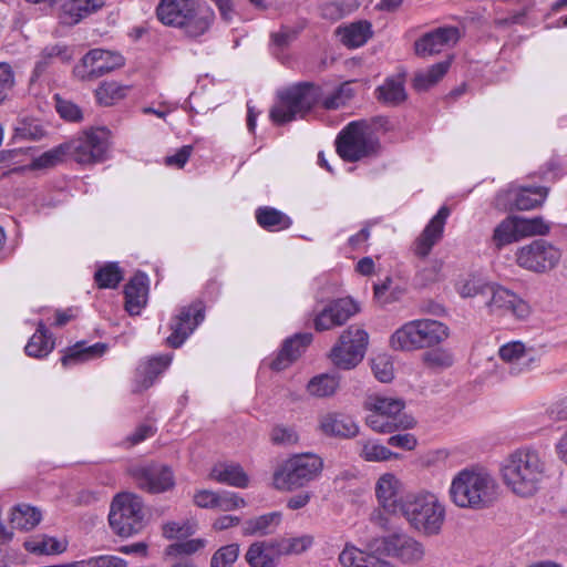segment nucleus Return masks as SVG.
Returning a JSON list of instances; mask_svg holds the SVG:
<instances>
[{
  "label": "nucleus",
  "instance_id": "obj_1",
  "mask_svg": "<svg viewBox=\"0 0 567 567\" xmlns=\"http://www.w3.org/2000/svg\"><path fill=\"white\" fill-rule=\"evenodd\" d=\"M502 476L514 494L522 497L533 496L545 476V462L537 451L519 449L504 461Z\"/></svg>",
  "mask_w": 567,
  "mask_h": 567
},
{
  "label": "nucleus",
  "instance_id": "obj_2",
  "mask_svg": "<svg viewBox=\"0 0 567 567\" xmlns=\"http://www.w3.org/2000/svg\"><path fill=\"white\" fill-rule=\"evenodd\" d=\"M497 484L486 472L463 470L452 481L450 494L458 507H488L497 496Z\"/></svg>",
  "mask_w": 567,
  "mask_h": 567
},
{
  "label": "nucleus",
  "instance_id": "obj_3",
  "mask_svg": "<svg viewBox=\"0 0 567 567\" xmlns=\"http://www.w3.org/2000/svg\"><path fill=\"white\" fill-rule=\"evenodd\" d=\"M399 513L410 526L426 535H437L445 519V508L432 493H408L400 497Z\"/></svg>",
  "mask_w": 567,
  "mask_h": 567
},
{
  "label": "nucleus",
  "instance_id": "obj_4",
  "mask_svg": "<svg viewBox=\"0 0 567 567\" xmlns=\"http://www.w3.org/2000/svg\"><path fill=\"white\" fill-rule=\"evenodd\" d=\"M321 99L320 86L310 82L297 83L278 93V102L271 107L269 116L279 125L303 118Z\"/></svg>",
  "mask_w": 567,
  "mask_h": 567
},
{
  "label": "nucleus",
  "instance_id": "obj_5",
  "mask_svg": "<svg viewBox=\"0 0 567 567\" xmlns=\"http://www.w3.org/2000/svg\"><path fill=\"white\" fill-rule=\"evenodd\" d=\"M449 337V329L440 321L420 319L406 322L390 338L392 349L412 351L434 347Z\"/></svg>",
  "mask_w": 567,
  "mask_h": 567
},
{
  "label": "nucleus",
  "instance_id": "obj_6",
  "mask_svg": "<svg viewBox=\"0 0 567 567\" xmlns=\"http://www.w3.org/2000/svg\"><path fill=\"white\" fill-rule=\"evenodd\" d=\"M109 523L112 532L123 538L141 533L146 525L142 498L132 493L117 494L111 504Z\"/></svg>",
  "mask_w": 567,
  "mask_h": 567
},
{
  "label": "nucleus",
  "instance_id": "obj_7",
  "mask_svg": "<svg viewBox=\"0 0 567 567\" xmlns=\"http://www.w3.org/2000/svg\"><path fill=\"white\" fill-rule=\"evenodd\" d=\"M336 148L342 159L353 163L377 155L380 143L368 133V125L364 121H354L339 133Z\"/></svg>",
  "mask_w": 567,
  "mask_h": 567
},
{
  "label": "nucleus",
  "instance_id": "obj_8",
  "mask_svg": "<svg viewBox=\"0 0 567 567\" xmlns=\"http://www.w3.org/2000/svg\"><path fill=\"white\" fill-rule=\"evenodd\" d=\"M322 460L313 454H299L287 460L274 474V484L281 491H292L307 485L319 476Z\"/></svg>",
  "mask_w": 567,
  "mask_h": 567
},
{
  "label": "nucleus",
  "instance_id": "obj_9",
  "mask_svg": "<svg viewBox=\"0 0 567 567\" xmlns=\"http://www.w3.org/2000/svg\"><path fill=\"white\" fill-rule=\"evenodd\" d=\"M369 341L368 332L357 326L348 327L330 351L332 363L342 370L355 368L363 359Z\"/></svg>",
  "mask_w": 567,
  "mask_h": 567
},
{
  "label": "nucleus",
  "instance_id": "obj_10",
  "mask_svg": "<svg viewBox=\"0 0 567 567\" xmlns=\"http://www.w3.org/2000/svg\"><path fill=\"white\" fill-rule=\"evenodd\" d=\"M516 262L519 267L544 274L554 269L560 261L561 251L545 239H535L517 249Z\"/></svg>",
  "mask_w": 567,
  "mask_h": 567
},
{
  "label": "nucleus",
  "instance_id": "obj_11",
  "mask_svg": "<svg viewBox=\"0 0 567 567\" xmlns=\"http://www.w3.org/2000/svg\"><path fill=\"white\" fill-rule=\"evenodd\" d=\"M110 132L104 127L85 131L82 135L65 142L70 156L80 164L101 162L109 148Z\"/></svg>",
  "mask_w": 567,
  "mask_h": 567
},
{
  "label": "nucleus",
  "instance_id": "obj_12",
  "mask_svg": "<svg viewBox=\"0 0 567 567\" xmlns=\"http://www.w3.org/2000/svg\"><path fill=\"white\" fill-rule=\"evenodd\" d=\"M124 59L121 54L102 49L89 51L73 69L74 75L82 81H93L122 66Z\"/></svg>",
  "mask_w": 567,
  "mask_h": 567
},
{
  "label": "nucleus",
  "instance_id": "obj_13",
  "mask_svg": "<svg viewBox=\"0 0 567 567\" xmlns=\"http://www.w3.org/2000/svg\"><path fill=\"white\" fill-rule=\"evenodd\" d=\"M461 37L462 33L457 27H439L424 33L414 42L415 54L421 58L439 54L444 49L454 47Z\"/></svg>",
  "mask_w": 567,
  "mask_h": 567
},
{
  "label": "nucleus",
  "instance_id": "obj_14",
  "mask_svg": "<svg viewBox=\"0 0 567 567\" xmlns=\"http://www.w3.org/2000/svg\"><path fill=\"white\" fill-rule=\"evenodd\" d=\"M203 320L204 309L200 302L183 307L171 321L172 332L166 339L167 344L179 348Z\"/></svg>",
  "mask_w": 567,
  "mask_h": 567
},
{
  "label": "nucleus",
  "instance_id": "obj_15",
  "mask_svg": "<svg viewBox=\"0 0 567 567\" xmlns=\"http://www.w3.org/2000/svg\"><path fill=\"white\" fill-rule=\"evenodd\" d=\"M488 297L486 306L492 313L498 316L512 315L517 319H526L530 315L529 305L504 287L491 286Z\"/></svg>",
  "mask_w": 567,
  "mask_h": 567
},
{
  "label": "nucleus",
  "instance_id": "obj_16",
  "mask_svg": "<svg viewBox=\"0 0 567 567\" xmlns=\"http://www.w3.org/2000/svg\"><path fill=\"white\" fill-rule=\"evenodd\" d=\"M358 311V305L350 298L333 300L316 315L313 327L319 332L333 329L344 324Z\"/></svg>",
  "mask_w": 567,
  "mask_h": 567
},
{
  "label": "nucleus",
  "instance_id": "obj_17",
  "mask_svg": "<svg viewBox=\"0 0 567 567\" xmlns=\"http://www.w3.org/2000/svg\"><path fill=\"white\" fill-rule=\"evenodd\" d=\"M137 485L150 493H163L175 485L172 470L162 464H150L133 471Z\"/></svg>",
  "mask_w": 567,
  "mask_h": 567
},
{
  "label": "nucleus",
  "instance_id": "obj_18",
  "mask_svg": "<svg viewBox=\"0 0 567 567\" xmlns=\"http://www.w3.org/2000/svg\"><path fill=\"white\" fill-rule=\"evenodd\" d=\"M388 555L403 563H417L424 556L423 545L408 534H392L383 539Z\"/></svg>",
  "mask_w": 567,
  "mask_h": 567
},
{
  "label": "nucleus",
  "instance_id": "obj_19",
  "mask_svg": "<svg viewBox=\"0 0 567 567\" xmlns=\"http://www.w3.org/2000/svg\"><path fill=\"white\" fill-rule=\"evenodd\" d=\"M450 215V209L443 206L429 221L421 235L415 239L413 251L415 256L425 258L432 248L442 239L444 226Z\"/></svg>",
  "mask_w": 567,
  "mask_h": 567
},
{
  "label": "nucleus",
  "instance_id": "obj_20",
  "mask_svg": "<svg viewBox=\"0 0 567 567\" xmlns=\"http://www.w3.org/2000/svg\"><path fill=\"white\" fill-rule=\"evenodd\" d=\"M215 19L213 9L203 0H194L179 28L190 38L206 33Z\"/></svg>",
  "mask_w": 567,
  "mask_h": 567
},
{
  "label": "nucleus",
  "instance_id": "obj_21",
  "mask_svg": "<svg viewBox=\"0 0 567 567\" xmlns=\"http://www.w3.org/2000/svg\"><path fill=\"white\" fill-rule=\"evenodd\" d=\"M312 340L311 333H297L288 338L276 358L270 362V368L275 371H281L288 368L297 360Z\"/></svg>",
  "mask_w": 567,
  "mask_h": 567
},
{
  "label": "nucleus",
  "instance_id": "obj_22",
  "mask_svg": "<svg viewBox=\"0 0 567 567\" xmlns=\"http://www.w3.org/2000/svg\"><path fill=\"white\" fill-rule=\"evenodd\" d=\"M280 558L276 539L254 543L246 553V560L251 567H277Z\"/></svg>",
  "mask_w": 567,
  "mask_h": 567
},
{
  "label": "nucleus",
  "instance_id": "obj_23",
  "mask_svg": "<svg viewBox=\"0 0 567 567\" xmlns=\"http://www.w3.org/2000/svg\"><path fill=\"white\" fill-rule=\"evenodd\" d=\"M320 429L328 436L352 439L359 434V426L352 417L340 413H328L320 419Z\"/></svg>",
  "mask_w": 567,
  "mask_h": 567
},
{
  "label": "nucleus",
  "instance_id": "obj_24",
  "mask_svg": "<svg viewBox=\"0 0 567 567\" xmlns=\"http://www.w3.org/2000/svg\"><path fill=\"white\" fill-rule=\"evenodd\" d=\"M147 276L136 274L124 287L125 309L131 316H136L146 305Z\"/></svg>",
  "mask_w": 567,
  "mask_h": 567
},
{
  "label": "nucleus",
  "instance_id": "obj_25",
  "mask_svg": "<svg viewBox=\"0 0 567 567\" xmlns=\"http://www.w3.org/2000/svg\"><path fill=\"white\" fill-rule=\"evenodd\" d=\"M499 357L502 360L512 363L511 372L519 373L528 370L536 361L532 350H527L523 342L513 341L501 347Z\"/></svg>",
  "mask_w": 567,
  "mask_h": 567
},
{
  "label": "nucleus",
  "instance_id": "obj_26",
  "mask_svg": "<svg viewBox=\"0 0 567 567\" xmlns=\"http://www.w3.org/2000/svg\"><path fill=\"white\" fill-rule=\"evenodd\" d=\"M107 350V344L97 342L89 346L85 341H79L74 346L69 347L61 358L64 368L102 357Z\"/></svg>",
  "mask_w": 567,
  "mask_h": 567
},
{
  "label": "nucleus",
  "instance_id": "obj_27",
  "mask_svg": "<svg viewBox=\"0 0 567 567\" xmlns=\"http://www.w3.org/2000/svg\"><path fill=\"white\" fill-rule=\"evenodd\" d=\"M193 2L194 0H161L156 16L165 25L179 28Z\"/></svg>",
  "mask_w": 567,
  "mask_h": 567
},
{
  "label": "nucleus",
  "instance_id": "obj_28",
  "mask_svg": "<svg viewBox=\"0 0 567 567\" xmlns=\"http://www.w3.org/2000/svg\"><path fill=\"white\" fill-rule=\"evenodd\" d=\"M72 59V51L68 45L54 44L45 47L34 65L31 82L37 81L47 70L53 64L54 60H59L62 63H68Z\"/></svg>",
  "mask_w": 567,
  "mask_h": 567
},
{
  "label": "nucleus",
  "instance_id": "obj_29",
  "mask_svg": "<svg viewBox=\"0 0 567 567\" xmlns=\"http://www.w3.org/2000/svg\"><path fill=\"white\" fill-rule=\"evenodd\" d=\"M548 195L546 187H519L508 190V197L513 202V208L529 210L540 206Z\"/></svg>",
  "mask_w": 567,
  "mask_h": 567
},
{
  "label": "nucleus",
  "instance_id": "obj_30",
  "mask_svg": "<svg viewBox=\"0 0 567 567\" xmlns=\"http://www.w3.org/2000/svg\"><path fill=\"white\" fill-rule=\"evenodd\" d=\"M339 561L343 567H393L371 553H365L354 546L347 545L339 555Z\"/></svg>",
  "mask_w": 567,
  "mask_h": 567
},
{
  "label": "nucleus",
  "instance_id": "obj_31",
  "mask_svg": "<svg viewBox=\"0 0 567 567\" xmlns=\"http://www.w3.org/2000/svg\"><path fill=\"white\" fill-rule=\"evenodd\" d=\"M367 425L378 433H393L398 430L413 429L415 420L412 416H391L379 415L371 412L365 419Z\"/></svg>",
  "mask_w": 567,
  "mask_h": 567
},
{
  "label": "nucleus",
  "instance_id": "obj_32",
  "mask_svg": "<svg viewBox=\"0 0 567 567\" xmlns=\"http://www.w3.org/2000/svg\"><path fill=\"white\" fill-rule=\"evenodd\" d=\"M372 25L367 20H360L349 25L339 27L337 34L341 42L348 48H358L363 45L373 34Z\"/></svg>",
  "mask_w": 567,
  "mask_h": 567
},
{
  "label": "nucleus",
  "instance_id": "obj_33",
  "mask_svg": "<svg viewBox=\"0 0 567 567\" xmlns=\"http://www.w3.org/2000/svg\"><path fill=\"white\" fill-rule=\"evenodd\" d=\"M365 410L379 415L391 416H409L403 413L405 402L402 399L390 398L384 395H370L364 402Z\"/></svg>",
  "mask_w": 567,
  "mask_h": 567
},
{
  "label": "nucleus",
  "instance_id": "obj_34",
  "mask_svg": "<svg viewBox=\"0 0 567 567\" xmlns=\"http://www.w3.org/2000/svg\"><path fill=\"white\" fill-rule=\"evenodd\" d=\"M398 481L391 474L381 476L375 486V494L384 509L398 514L400 498H398Z\"/></svg>",
  "mask_w": 567,
  "mask_h": 567
},
{
  "label": "nucleus",
  "instance_id": "obj_35",
  "mask_svg": "<svg viewBox=\"0 0 567 567\" xmlns=\"http://www.w3.org/2000/svg\"><path fill=\"white\" fill-rule=\"evenodd\" d=\"M359 456L365 462H386L400 458V454L392 452L375 440H359L355 442Z\"/></svg>",
  "mask_w": 567,
  "mask_h": 567
},
{
  "label": "nucleus",
  "instance_id": "obj_36",
  "mask_svg": "<svg viewBox=\"0 0 567 567\" xmlns=\"http://www.w3.org/2000/svg\"><path fill=\"white\" fill-rule=\"evenodd\" d=\"M210 477L219 483L238 488H245L249 483L248 475L238 464L216 465L212 470Z\"/></svg>",
  "mask_w": 567,
  "mask_h": 567
},
{
  "label": "nucleus",
  "instance_id": "obj_37",
  "mask_svg": "<svg viewBox=\"0 0 567 567\" xmlns=\"http://www.w3.org/2000/svg\"><path fill=\"white\" fill-rule=\"evenodd\" d=\"M450 65V61H442L433 64L424 71L416 72L413 79V87L419 92L427 91L444 78Z\"/></svg>",
  "mask_w": 567,
  "mask_h": 567
},
{
  "label": "nucleus",
  "instance_id": "obj_38",
  "mask_svg": "<svg viewBox=\"0 0 567 567\" xmlns=\"http://www.w3.org/2000/svg\"><path fill=\"white\" fill-rule=\"evenodd\" d=\"M54 348V341L43 321H39L35 333L28 341L24 350L29 357L43 358Z\"/></svg>",
  "mask_w": 567,
  "mask_h": 567
},
{
  "label": "nucleus",
  "instance_id": "obj_39",
  "mask_svg": "<svg viewBox=\"0 0 567 567\" xmlns=\"http://www.w3.org/2000/svg\"><path fill=\"white\" fill-rule=\"evenodd\" d=\"M256 220L260 227L270 231L287 229L292 224L289 216L269 206L256 210Z\"/></svg>",
  "mask_w": 567,
  "mask_h": 567
},
{
  "label": "nucleus",
  "instance_id": "obj_40",
  "mask_svg": "<svg viewBox=\"0 0 567 567\" xmlns=\"http://www.w3.org/2000/svg\"><path fill=\"white\" fill-rule=\"evenodd\" d=\"M516 216H507L495 228L491 243L496 250L518 241Z\"/></svg>",
  "mask_w": 567,
  "mask_h": 567
},
{
  "label": "nucleus",
  "instance_id": "obj_41",
  "mask_svg": "<svg viewBox=\"0 0 567 567\" xmlns=\"http://www.w3.org/2000/svg\"><path fill=\"white\" fill-rule=\"evenodd\" d=\"M104 6V0H71L63 4V13L69 17L66 23H78L84 17L97 11Z\"/></svg>",
  "mask_w": 567,
  "mask_h": 567
},
{
  "label": "nucleus",
  "instance_id": "obj_42",
  "mask_svg": "<svg viewBox=\"0 0 567 567\" xmlns=\"http://www.w3.org/2000/svg\"><path fill=\"white\" fill-rule=\"evenodd\" d=\"M40 520V511L27 504L17 505L10 517L11 526L22 530H30L34 528Z\"/></svg>",
  "mask_w": 567,
  "mask_h": 567
},
{
  "label": "nucleus",
  "instance_id": "obj_43",
  "mask_svg": "<svg viewBox=\"0 0 567 567\" xmlns=\"http://www.w3.org/2000/svg\"><path fill=\"white\" fill-rule=\"evenodd\" d=\"M377 99L389 105H396L406 99L403 80L388 79L375 90Z\"/></svg>",
  "mask_w": 567,
  "mask_h": 567
},
{
  "label": "nucleus",
  "instance_id": "obj_44",
  "mask_svg": "<svg viewBox=\"0 0 567 567\" xmlns=\"http://www.w3.org/2000/svg\"><path fill=\"white\" fill-rule=\"evenodd\" d=\"M373 290L374 299L381 306L396 302L405 295V288L394 285L390 277H386L381 284H375Z\"/></svg>",
  "mask_w": 567,
  "mask_h": 567
},
{
  "label": "nucleus",
  "instance_id": "obj_45",
  "mask_svg": "<svg viewBox=\"0 0 567 567\" xmlns=\"http://www.w3.org/2000/svg\"><path fill=\"white\" fill-rule=\"evenodd\" d=\"M277 547L282 556L300 555L313 545V536L301 535L298 537L276 538Z\"/></svg>",
  "mask_w": 567,
  "mask_h": 567
},
{
  "label": "nucleus",
  "instance_id": "obj_46",
  "mask_svg": "<svg viewBox=\"0 0 567 567\" xmlns=\"http://www.w3.org/2000/svg\"><path fill=\"white\" fill-rule=\"evenodd\" d=\"M339 388V380L330 374L313 377L307 384V391L316 398H327L336 393Z\"/></svg>",
  "mask_w": 567,
  "mask_h": 567
},
{
  "label": "nucleus",
  "instance_id": "obj_47",
  "mask_svg": "<svg viewBox=\"0 0 567 567\" xmlns=\"http://www.w3.org/2000/svg\"><path fill=\"white\" fill-rule=\"evenodd\" d=\"M280 520L281 514L279 512H272L251 518L245 523V533L249 535H266L271 532L272 527L278 526Z\"/></svg>",
  "mask_w": 567,
  "mask_h": 567
},
{
  "label": "nucleus",
  "instance_id": "obj_48",
  "mask_svg": "<svg viewBox=\"0 0 567 567\" xmlns=\"http://www.w3.org/2000/svg\"><path fill=\"white\" fill-rule=\"evenodd\" d=\"M25 549L39 555L61 554L65 550V545L53 537L40 536L24 544Z\"/></svg>",
  "mask_w": 567,
  "mask_h": 567
},
{
  "label": "nucleus",
  "instance_id": "obj_49",
  "mask_svg": "<svg viewBox=\"0 0 567 567\" xmlns=\"http://www.w3.org/2000/svg\"><path fill=\"white\" fill-rule=\"evenodd\" d=\"M66 156H70L68 146L66 143H62L35 157L31 166L35 169L54 167L62 163Z\"/></svg>",
  "mask_w": 567,
  "mask_h": 567
},
{
  "label": "nucleus",
  "instance_id": "obj_50",
  "mask_svg": "<svg viewBox=\"0 0 567 567\" xmlns=\"http://www.w3.org/2000/svg\"><path fill=\"white\" fill-rule=\"evenodd\" d=\"M122 270L115 262H109L101 267L94 275V280L99 288H116L122 281Z\"/></svg>",
  "mask_w": 567,
  "mask_h": 567
},
{
  "label": "nucleus",
  "instance_id": "obj_51",
  "mask_svg": "<svg viewBox=\"0 0 567 567\" xmlns=\"http://www.w3.org/2000/svg\"><path fill=\"white\" fill-rule=\"evenodd\" d=\"M171 361L172 355L169 354L151 358L143 368V386L150 388L153 385L156 378L168 368Z\"/></svg>",
  "mask_w": 567,
  "mask_h": 567
},
{
  "label": "nucleus",
  "instance_id": "obj_52",
  "mask_svg": "<svg viewBox=\"0 0 567 567\" xmlns=\"http://www.w3.org/2000/svg\"><path fill=\"white\" fill-rule=\"evenodd\" d=\"M126 86H122L116 82H105L96 89L95 96L100 104L109 106L123 99L126 95Z\"/></svg>",
  "mask_w": 567,
  "mask_h": 567
},
{
  "label": "nucleus",
  "instance_id": "obj_53",
  "mask_svg": "<svg viewBox=\"0 0 567 567\" xmlns=\"http://www.w3.org/2000/svg\"><path fill=\"white\" fill-rule=\"evenodd\" d=\"M353 96V90L350 86V83L346 82L338 86L330 95L324 96L322 93V99L320 103L326 110H337L347 104L349 100Z\"/></svg>",
  "mask_w": 567,
  "mask_h": 567
},
{
  "label": "nucleus",
  "instance_id": "obj_54",
  "mask_svg": "<svg viewBox=\"0 0 567 567\" xmlns=\"http://www.w3.org/2000/svg\"><path fill=\"white\" fill-rule=\"evenodd\" d=\"M442 268L443 261L439 259L431 260L429 265L421 268L416 276L415 280L422 287H425L430 284L436 282L442 278Z\"/></svg>",
  "mask_w": 567,
  "mask_h": 567
},
{
  "label": "nucleus",
  "instance_id": "obj_55",
  "mask_svg": "<svg viewBox=\"0 0 567 567\" xmlns=\"http://www.w3.org/2000/svg\"><path fill=\"white\" fill-rule=\"evenodd\" d=\"M424 364L433 370L450 368L454 363L453 355L441 349L427 351L423 354Z\"/></svg>",
  "mask_w": 567,
  "mask_h": 567
},
{
  "label": "nucleus",
  "instance_id": "obj_56",
  "mask_svg": "<svg viewBox=\"0 0 567 567\" xmlns=\"http://www.w3.org/2000/svg\"><path fill=\"white\" fill-rule=\"evenodd\" d=\"M238 553L239 547L237 544L219 548L212 557L210 567H231L238 558Z\"/></svg>",
  "mask_w": 567,
  "mask_h": 567
},
{
  "label": "nucleus",
  "instance_id": "obj_57",
  "mask_svg": "<svg viewBox=\"0 0 567 567\" xmlns=\"http://www.w3.org/2000/svg\"><path fill=\"white\" fill-rule=\"evenodd\" d=\"M16 85L14 71L7 62H0V105L8 99Z\"/></svg>",
  "mask_w": 567,
  "mask_h": 567
},
{
  "label": "nucleus",
  "instance_id": "obj_58",
  "mask_svg": "<svg viewBox=\"0 0 567 567\" xmlns=\"http://www.w3.org/2000/svg\"><path fill=\"white\" fill-rule=\"evenodd\" d=\"M491 285L482 282L478 279L471 278L464 281L457 289L463 298H472L475 296H489Z\"/></svg>",
  "mask_w": 567,
  "mask_h": 567
},
{
  "label": "nucleus",
  "instance_id": "obj_59",
  "mask_svg": "<svg viewBox=\"0 0 567 567\" xmlns=\"http://www.w3.org/2000/svg\"><path fill=\"white\" fill-rule=\"evenodd\" d=\"M205 546V540L197 538V539H189L182 543H174L171 544L166 548V554L169 556H178V555H192L199 549H202Z\"/></svg>",
  "mask_w": 567,
  "mask_h": 567
},
{
  "label": "nucleus",
  "instance_id": "obj_60",
  "mask_svg": "<svg viewBox=\"0 0 567 567\" xmlns=\"http://www.w3.org/2000/svg\"><path fill=\"white\" fill-rule=\"evenodd\" d=\"M56 111L62 118L70 122H79L83 117L81 109L71 101L58 99Z\"/></svg>",
  "mask_w": 567,
  "mask_h": 567
},
{
  "label": "nucleus",
  "instance_id": "obj_61",
  "mask_svg": "<svg viewBox=\"0 0 567 567\" xmlns=\"http://www.w3.org/2000/svg\"><path fill=\"white\" fill-rule=\"evenodd\" d=\"M45 135L43 127L37 123H21L16 128L14 137L21 140L38 141Z\"/></svg>",
  "mask_w": 567,
  "mask_h": 567
},
{
  "label": "nucleus",
  "instance_id": "obj_62",
  "mask_svg": "<svg viewBox=\"0 0 567 567\" xmlns=\"http://www.w3.org/2000/svg\"><path fill=\"white\" fill-rule=\"evenodd\" d=\"M271 441L277 445H289L297 442L298 436L291 427L276 425L271 431Z\"/></svg>",
  "mask_w": 567,
  "mask_h": 567
},
{
  "label": "nucleus",
  "instance_id": "obj_63",
  "mask_svg": "<svg viewBox=\"0 0 567 567\" xmlns=\"http://www.w3.org/2000/svg\"><path fill=\"white\" fill-rule=\"evenodd\" d=\"M350 11V7L343 2H328L321 7V16L330 20H339Z\"/></svg>",
  "mask_w": 567,
  "mask_h": 567
},
{
  "label": "nucleus",
  "instance_id": "obj_64",
  "mask_svg": "<svg viewBox=\"0 0 567 567\" xmlns=\"http://www.w3.org/2000/svg\"><path fill=\"white\" fill-rule=\"evenodd\" d=\"M84 567H127V563L117 556H97L82 561Z\"/></svg>",
  "mask_w": 567,
  "mask_h": 567
}]
</instances>
